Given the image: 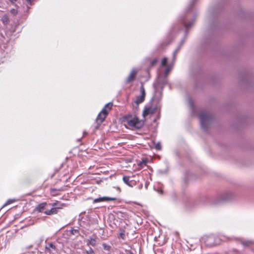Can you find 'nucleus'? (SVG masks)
Masks as SVG:
<instances>
[{"label": "nucleus", "instance_id": "obj_1", "mask_svg": "<svg viewBox=\"0 0 254 254\" xmlns=\"http://www.w3.org/2000/svg\"><path fill=\"white\" fill-rule=\"evenodd\" d=\"M199 118L201 128L204 131H207L214 121L213 115L207 111H202L199 113Z\"/></svg>", "mask_w": 254, "mask_h": 254}, {"label": "nucleus", "instance_id": "obj_2", "mask_svg": "<svg viewBox=\"0 0 254 254\" xmlns=\"http://www.w3.org/2000/svg\"><path fill=\"white\" fill-rule=\"evenodd\" d=\"M113 106L112 103H109L107 104L102 111L98 114L96 118L97 126L95 127V129H97L99 126L103 123L106 118L107 115L108 114L109 111L111 110Z\"/></svg>", "mask_w": 254, "mask_h": 254}, {"label": "nucleus", "instance_id": "obj_3", "mask_svg": "<svg viewBox=\"0 0 254 254\" xmlns=\"http://www.w3.org/2000/svg\"><path fill=\"white\" fill-rule=\"evenodd\" d=\"M127 122L129 127L136 129L141 128L144 125L143 121L140 120L136 117H132L131 116L127 117Z\"/></svg>", "mask_w": 254, "mask_h": 254}, {"label": "nucleus", "instance_id": "obj_4", "mask_svg": "<svg viewBox=\"0 0 254 254\" xmlns=\"http://www.w3.org/2000/svg\"><path fill=\"white\" fill-rule=\"evenodd\" d=\"M159 109V107L157 106L148 105L144 107L142 112V116L144 118L148 116L152 115L155 114Z\"/></svg>", "mask_w": 254, "mask_h": 254}, {"label": "nucleus", "instance_id": "obj_5", "mask_svg": "<svg viewBox=\"0 0 254 254\" xmlns=\"http://www.w3.org/2000/svg\"><path fill=\"white\" fill-rule=\"evenodd\" d=\"M140 94L139 96L136 97V100L135 101V103L138 105L141 103H142L145 97V89L143 85H141L140 88Z\"/></svg>", "mask_w": 254, "mask_h": 254}, {"label": "nucleus", "instance_id": "obj_6", "mask_svg": "<svg viewBox=\"0 0 254 254\" xmlns=\"http://www.w3.org/2000/svg\"><path fill=\"white\" fill-rule=\"evenodd\" d=\"M64 204H62L61 206H58L56 203H54L52 204L53 208H52L50 210H46L44 212V213L48 215H51L53 214H55L58 213V209H61L62 208V206Z\"/></svg>", "mask_w": 254, "mask_h": 254}, {"label": "nucleus", "instance_id": "obj_7", "mask_svg": "<svg viewBox=\"0 0 254 254\" xmlns=\"http://www.w3.org/2000/svg\"><path fill=\"white\" fill-rule=\"evenodd\" d=\"M136 74L137 71L134 69H132L126 80V83H128L133 81L135 79Z\"/></svg>", "mask_w": 254, "mask_h": 254}, {"label": "nucleus", "instance_id": "obj_8", "mask_svg": "<svg viewBox=\"0 0 254 254\" xmlns=\"http://www.w3.org/2000/svg\"><path fill=\"white\" fill-rule=\"evenodd\" d=\"M116 200V198L115 197H110L107 196H104L102 197H99L93 200L94 203H97L101 201H113Z\"/></svg>", "mask_w": 254, "mask_h": 254}, {"label": "nucleus", "instance_id": "obj_9", "mask_svg": "<svg viewBox=\"0 0 254 254\" xmlns=\"http://www.w3.org/2000/svg\"><path fill=\"white\" fill-rule=\"evenodd\" d=\"M48 204L47 202H42L39 204H38L36 208H35V210L38 212H44V210L45 209L46 207L47 206Z\"/></svg>", "mask_w": 254, "mask_h": 254}, {"label": "nucleus", "instance_id": "obj_10", "mask_svg": "<svg viewBox=\"0 0 254 254\" xmlns=\"http://www.w3.org/2000/svg\"><path fill=\"white\" fill-rule=\"evenodd\" d=\"M167 80L166 76H160L158 79V83L159 85L164 86L167 84Z\"/></svg>", "mask_w": 254, "mask_h": 254}, {"label": "nucleus", "instance_id": "obj_11", "mask_svg": "<svg viewBox=\"0 0 254 254\" xmlns=\"http://www.w3.org/2000/svg\"><path fill=\"white\" fill-rule=\"evenodd\" d=\"M123 180L124 182L128 186L130 187H132L133 185L132 184L133 183V181L129 180V177L128 176H124L123 178Z\"/></svg>", "mask_w": 254, "mask_h": 254}, {"label": "nucleus", "instance_id": "obj_12", "mask_svg": "<svg viewBox=\"0 0 254 254\" xmlns=\"http://www.w3.org/2000/svg\"><path fill=\"white\" fill-rule=\"evenodd\" d=\"M1 21L4 25H7L9 22V19L8 16L5 14L1 17Z\"/></svg>", "mask_w": 254, "mask_h": 254}, {"label": "nucleus", "instance_id": "obj_13", "mask_svg": "<svg viewBox=\"0 0 254 254\" xmlns=\"http://www.w3.org/2000/svg\"><path fill=\"white\" fill-rule=\"evenodd\" d=\"M241 244L243 245L244 247H250L252 245L254 244V242L252 241L248 240V241H242Z\"/></svg>", "mask_w": 254, "mask_h": 254}, {"label": "nucleus", "instance_id": "obj_14", "mask_svg": "<svg viewBox=\"0 0 254 254\" xmlns=\"http://www.w3.org/2000/svg\"><path fill=\"white\" fill-rule=\"evenodd\" d=\"M183 43H184V41H182L181 42L180 44L179 45V46L177 48V49L174 52V53H173V59H174V60H175L176 56L177 53H178L179 51L181 49V47L182 45L183 44Z\"/></svg>", "mask_w": 254, "mask_h": 254}, {"label": "nucleus", "instance_id": "obj_15", "mask_svg": "<svg viewBox=\"0 0 254 254\" xmlns=\"http://www.w3.org/2000/svg\"><path fill=\"white\" fill-rule=\"evenodd\" d=\"M183 23L184 24V26H185L186 28L189 29L190 27H191V26L194 23V20H192L191 21H190L189 23L187 22L186 21H183Z\"/></svg>", "mask_w": 254, "mask_h": 254}, {"label": "nucleus", "instance_id": "obj_16", "mask_svg": "<svg viewBox=\"0 0 254 254\" xmlns=\"http://www.w3.org/2000/svg\"><path fill=\"white\" fill-rule=\"evenodd\" d=\"M171 69H172V65H169L166 66V69H165V70L164 72V76L167 77Z\"/></svg>", "mask_w": 254, "mask_h": 254}, {"label": "nucleus", "instance_id": "obj_17", "mask_svg": "<svg viewBox=\"0 0 254 254\" xmlns=\"http://www.w3.org/2000/svg\"><path fill=\"white\" fill-rule=\"evenodd\" d=\"M224 201V199L223 198L218 199L213 201V204L214 205H217L221 204Z\"/></svg>", "mask_w": 254, "mask_h": 254}, {"label": "nucleus", "instance_id": "obj_18", "mask_svg": "<svg viewBox=\"0 0 254 254\" xmlns=\"http://www.w3.org/2000/svg\"><path fill=\"white\" fill-rule=\"evenodd\" d=\"M46 249L50 251L51 249L56 250V247L52 243H49L48 245L46 247Z\"/></svg>", "mask_w": 254, "mask_h": 254}, {"label": "nucleus", "instance_id": "obj_19", "mask_svg": "<svg viewBox=\"0 0 254 254\" xmlns=\"http://www.w3.org/2000/svg\"><path fill=\"white\" fill-rule=\"evenodd\" d=\"M88 244L91 245L92 246H95L96 244V241L94 239L91 238L90 240H89V242Z\"/></svg>", "mask_w": 254, "mask_h": 254}, {"label": "nucleus", "instance_id": "obj_20", "mask_svg": "<svg viewBox=\"0 0 254 254\" xmlns=\"http://www.w3.org/2000/svg\"><path fill=\"white\" fill-rule=\"evenodd\" d=\"M102 246H103L104 249L105 250H107V251H110V250L111 248V247L110 246H109L105 243H103L102 244Z\"/></svg>", "mask_w": 254, "mask_h": 254}, {"label": "nucleus", "instance_id": "obj_21", "mask_svg": "<svg viewBox=\"0 0 254 254\" xmlns=\"http://www.w3.org/2000/svg\"><path fill=\"white\" fill-rule=\"evenodd\" d=\"M167 59L166 58H164L163 59L161 62V65L166 66L168 65L167 64Z\"/></svg>", "mask_w": 254, "mask_h": 254}, {"label": "nucleus", "instance_id": "obj_22", "mask_svg": "<svg viewBox=\"0 0 254 254\" xmlns=\"http://www.w3.org/2000/svg\"><path fill=\"white\" fill-rule=\"evenodd\" d=\"M86 254H95V252L93 250L90 248L88 250L85 251Z\"/></svg>", "mask_w": 254, "mask_h": 254}, {"label": "nucleus", "instance_id": "obj_23", "mask_svg": "<svg viewBox=\"0 0 254 254\" xmlns=\"http://www.w3.org/2000/svg\"><path fill=\"white\" fill-rule=\"evenodd\" d=\"M10 12L13 15H16L18 13L17 10L16 9H15V8L11 9L10 10Z\"/></svg>", "mask_w": 254, "mask_h": 254}, {"label": "nucleus", "instance_id": "obj_24", "mask_svg": "<svg viewBox=\"0 0 254 254\" xmlns=\"http://www.w3.org/2000/svg\"><path fill=\"white\" fill-rule=\"evenodd\" d=\"M71 233L73 235L79 234V231L77 229H72L71 230Z\"/></svg>", "mask_w": 254, "mask_h": 254}, {"label": "nucleus", "instance_id": "obj_25", "mask_svg": "<svg viewBox=\"0 0 254 254\" xmlns=\"http://www.w3.org/2000/svg\"><path fill=\"white\" fill-rule=\"evenodd\" d=\"M155 148L157 150H160L161 149V145L160 143H157L155 145Z\"/></svg>", "mask_w": 254, "mask_h": 254}, {"label": "nucleus", "instance_id": "obj_26", "mask_svg": "<svg viewBox=\"0 0 254 254\" xmlns=\"http://www.w3.org/2000/svg\"><path fill=\"white\" fill-rule=\"evenodd\" d=\"M8 0L10 2V3L12 5L18 7V6L16 4V3H15L18 0Z\"/></svg>", "mask_w": 254, "mask_h": 254}, {"label": "nucleus", "instance_id": "obj_27", "mask_svg": "<svg viewBox=\"0 0 254 254\" xmlns=\"http://www.w3.org/2000/svg\"><path fill=\"white\" fill-rule=\"evenodd\" d=\"M195 0H192L191 3L190 4V5H189V6L188 7V10H189V11L190 10V9L192 7L193 3L194 2Z\"/></svg>", "mask_w": 254, "mask_h": 254}, {"label": "nucleus", "instance_id": "obj_28", "mask_svg": "<svg viewBox=\"0 0 254 254\" xmlns=\"http://www.w3.org/2000/svg\"><path fill=\"white\" fill-rule=\"evenodd\" d=\"M120 236L123 240L125 239V234H124V233H121L120 234Z\"/></svg>", "mask_w": 254, "mask_h": 254}, {"label": "nucleus", "instance_id": "obj_29", "mask_svg": "<svg viewBox=\"0 0 254 254\" xmlns=\"http://www.w3.org/2000/svg\"><path fill=\"white\" fill-rule=\"evenodd\" d=\"M12 202H13V200H8L5 204H9L10 203H11Z\"/></svg>", "mask_w": 254, "mask_h": 254}, {"label": "nucleus", "instance_id": "obj_30", "mask_svg": "<svg viewBox=\"0 0 254 254\" xmlns=\"http://www.w3.org/2000/svg\"><path fill=\"white\" fill-rule=\"evenodd\" d=\"M127 254H133L131 252L128 251L127 252Z\"/></svg>", "mask_w": 254, "mask_h": 254}, {"label": "nucleus", "instance_id": "obj_31", "mask_svg": "<svg viewBox=\"0 0 254 254\" xmlns=\"http://www.w3.org/2000/svg\"><path fill=\"white\" fill-rule=\"evenodd\" d=\"M116 189L119 191H121V189L120 187H116Z\"/></svg>", "mask_w": 254, "mask_h": 254}, {"label": "nucleus", "instance_id": "obj_32", "mask_svg": "<svg viewBox=\"0 0 254 254\" xmlns=\"http://www.w3.org/2000/svg\"><path fill=\"white\" fill-rule=\"evenodd\" d=\"M155 63H156V62H155V61H153V62H152V63H151V64H152V65H154V64H155Z\"/></svg>", "mask_w": 254, "mask_h": 254}, {"label": "nucleus", "instance_id": "obj_33", "mask_svg": "<svg viewBox=\"0 0 254 254\" xmlns=\"http://www.w3.org/2000/svg\"><path fill=\"white\" fill-rule=\"evenodd\" d=\"M27 1L28 2L30 3V2H31L32 0H27Z\"/></svg>", "mask_w": 254, "mask_h": 254}]
</instances>
